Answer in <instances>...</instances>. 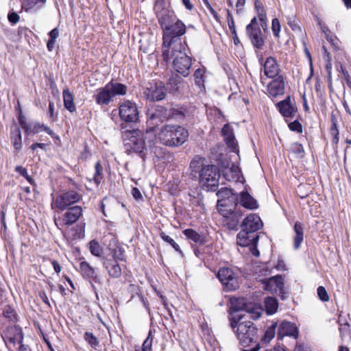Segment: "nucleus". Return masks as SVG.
Here are the masks:
<instances>
[{"label":"nucleus","instance_id":"nucleus-1","mask_svg":"<svg viewBox=\"0 0 351 351\" xmlns=\"http://www.w3.org/2000/svg\"><path fill=\"white\" fill-rule=\"evenodd\" d=\"M157 17L162 29V50L177 47L180 45H187L181 39V36L186 32V27L173 11L163 10L158 14Z\"/></svg>","mask_w":351,"mask_h":351},{"label":"nucleus","instance_id":"nucleus-2","mask_svg":"<svg viewBox=\"0 0 351 351\" xmlns=\"http://www.w3.org/2000/svg\"><path fill=\"white\" fill-rule=\"evenodd\" d=\"M191 176H228L230 173L232 176H239L241 173L240 167L232 164L230 167V162L228 159L221 158L218 166L208 164L206 159L199 155L195 156L190 162Z\"/></svg>","mask_w":351,"mask_h":351},{"label":"nucleus","instance_id":"nucleus-3","mask_svg":"<svg viewBox=\"0 0 351 351\" xmlns=\"http://www.w3.org/2000/svg\"><path fill=\"white\" fill-rule=\"evenodd\" d=\"M122 137L125 141V147L128 154L136 153L143 160L153 154L157 156V147H147L145 142V134L141 130H125L122 132Z\"/></svg>","mask_w":351,"mask_h":351},{"label":"nucleus","instance_id":"nucleus-4","mask_svg":"<svg viewBox=\"0 0 351 351\" xmlns=\"http://www.w3.org/2000/svg\"><path fill=\"white\" fill-rule=\"evenodd\" d=\"M187 45H177V47L162 50L163 60L168 62L172 60L173 70L184 77L190 74L192 58L186 53Z\"/></svg>","mask_w":351,"mask_h":351},{"label":"nucleus","instance_id":"nucleus-5","mask_svg":"<svg viewBox=\"0 0 351 351\" xmlns=\"http://www.w3.org/2000/svg\"><path fill=\"white\" fill-rule=\"evenodd\" d=\"M128 91L126 85L111 80L104 86L99 88L93 97L97 104L108 106L117 96H124Z\"/></svg>","mask_w":351,"mask_h":351},{"label":"nucleus","instance_id":"nucleus-6","mask_svg":"<svg viewBox=\"0 0 351 351\" xmlns=\"http://www.w3.org/2000/svg\"><path fill=\"white\" fill-rule=\"evenodd\" d=\"M188 136V131L180 125H166L159 133V139L161 143L169 147L182 145L186 141Z\"/></svg>","mask_w":351,"mask_h":351},{"label":"nucleus","instance_id":"nucleus-7","mask_svg":"<svg viewBox=\"0 0 351 351\" xmlns=\"http://www.w3.org/2000/svg\"><path fill=\"white\" fill-rule=\"evenodd\" d=\"M243 317L240 316L239 319L232 318L230 326L239 342L243 346H248L255 339L257 329L251 321H242Z\"/></svg>","mask_w":351,"mask_h":351},{"label":"nucleus","instance_id":"nucleus-8","mask_svg":"<svg viewBox=\"0 0 351 351\" xmlns=\"http://www.w3.org/2000/svg\"><path fill=\"white\" fill-rule=\"evenodd\" d=\"M119 115L125 123H136L139 121V111L135 102L126 100L119 106Z\"/></svg>","mask_w":351,"mask_h":351},{"label":"nucleus","instance_id":"nucleus-9","mask_svg":"<svg viewBox=\"0 0 351 351\" xmlns=\"http://www.w3.org/2000/svg\"><path fill=\"white\" fill-rule=\"evenodd\" d=\"M217 276L226 291H232L239 287L238 276L232 268H220Z\"/></svg>","mask_w":351,"mask_h":351},{"label":"nucleus","instance_id":"nucleus-10","mask_svg":"<svg viewBox=\"0 0 351 351\" xmlns=\"http://www.w3.org/2000/svg\"><path fill=\"white\" fill-rule=\"evenodd\" d=\"M82 207L78 206H72L65 212L62 218L59 217L58 219L55 217V223L58 228L70 226L78 221L82 215Z\"/></svg>","mask_w":351,"mask_h":351},{"label":"nucleus","instance_id":"nucleus-11","mask_svg":"<svg viewBox=\"0 0 351 351\" xmlns=\"http://www.w3.org/2000/svg\"><path fill=\"white\" fill-rule=\"evenodd\" d=\"M143 95L150 101H161L166 97V88L162 82H153L146 86Z\"/></svg>","mask_w":351,"mask_h":351},{"label":"nucleus","instance_id":"nucleus-12","mask_svg":"<svg viewBox=\"0 0 351 351\" xmlns=\"http://www.w3.org/2000/svg\"><path fill=\"white\" fill-rule=\"evenodd\" d=\"M246 33L253 46L257 49H261L264 45V40L256 17H254L246 26Z\"/></svg>","mask_w":351,"mask_h":351},{"label":"nucleus","instance_id":"nucleus-13","mask_svg":"<svg viewBox=\"0 0 351 351\" xmlns=\"http://www.w3.org/2000/svg\"><path fill=\"white\" fill-rule=\"evenodd\" d=\"M2 337L7 347L10 350L16 345H19V346L22 345L23 335L21 328L16 326H13L7 328Z\"/></svg>","mask_w":351,"mask_h":351},{"label":"nucleus","instance_id":"nucleus-14","mask_svg":"<svg viewBox=\"0 0 351 351\" xmlns=\"http://www.w3.org/2000/svg\"><path fill=\"white\" fill-rule=\"evenodd\" d=\"M80 198L81 196L77 192L70 191L58 196L54 201V204L56 208L63 210L70 205L77 202Z\"/></svg>","mask_w":351,"mask_h":351},{"label":"nucleus","instance_id":"nucleus-15","mask_svg":"<svg viewBox=\"0 0 351 351\" xmlns=\"http://www.w3.org/2000/svg\"><path fill=\"white\" fill-rule=\"evenodd\" d=\"M276 107L281 115L285 119L286 121H288L289 119H293L298 111L295 104L291 103L290 96L287 97L285 99L277 103Z\"/></svg>","mask_w":351,"mask_h":351},{"label":"nucleus","instance_id":"nucleus-16","mask_svg":"<svg viewBox=\"0 0 351 351\" xmlns=\"http://www.w3.org/2000/svg\"><path fill=\"white\" fill-rule=\"evenodd\" d=\"M178 112V111L175 109L168 110L163 106H158L154 109V111L149 110L147 114L149 120L162 122L165 120L172 118Z\"/></svg>","mask_w":351,"mask_h":351},{"label":"nucleus","instance_id":"nucleus-17","mask_svg":"<svg viewBox=\"0 0 351 351\" xmlns=\"http://www.w3.org/2000/svg\"><path fill=\"white\" fill-rule=\"evenodd\" d=\"M221 135L227 146L232 152H239L238 143L235 138L232 128L225 124L221 129Z\"/></svg>","mask_w":351,"mask_h":351},{"label":"nucleus","instance_id":"nucleus-18","mask_svg":"<svg viewBox=\"0 0 351 351\" xmlns=\"http://www.w3.org/2000/svg\"><path fill=\"white\" fill-rule=\"evenodd\" d=\"M263 226V223L260 217L256 214H250L244 219L241 228L244 230H247L252 233H256Z\"/></svg>","mask_w":351,"mask_h":351},{"label":"nucleus","instance_id":"nucleus-19","mask_svg":"<svg viewBox=\"0 0 351 351\" xmlns=\"http://www.w3.org/2000/svg\"><path fill=\"white\" fill-rule=\"evenodd\" d=\"M80 270L84 278L90 280L92 286L94 283L100 284L101 280L99 276L96 274L95 269L86 261H82L80 264Z\"/></svg>","mask_w":351,"mask_h":351},{"label":"nucleus","instance_id":"nucleus-20","mask_svg":"<svg viewBox=\"0 0 351 351\" xmlns=\"http://www.w3.org/2000/svg\"><path fill=\"white\" fill-rule=\"evenodd\" d=\"M267 92L270 97H276L285 92V82L282 75L274 79L267 86Z\"/></svg>","mask_w":351,"mask_h":351},{"label":"nucleus","instance_id":"nucleus-21","mask_svg":"<svg viewBox=\"0 0 351 351\" xmlns=\"http://www.w3.org/2000/svg\"><path fill=\"white\" fill-rule=\"evenodd\" d=\"M258 241V235L257 233H252L249 231L241 230L238 233L237 237V243L242 247L250 246L252 243H256Z\"/></svg>","mask_w":351,"mask_h":351},{"label":"nucleus","instance_id":"nucleus-22","mask_svg":"<svg viewBox=\"0 0 351 351\" xmlns=\"http://www.w3.org/2000/svg\"><path fill=\"white\" fill-rule=\"evenodd\" d=\"M228 213V215H221L223 217V225L230 230H234L237 228L243 215L237 210H230Z\"/></svg>","mask_w":351,"mask_h":351},{"label":"nucleus","instance_id":"nucleus-23","mask_svg":"<svg viewBox=\"0 0 351 351\" xmlns=\"http://www.w3.org/2000/svg\"><path fill=\"white\" fill-rule=\"evenodd\" d=\"M46 1L47 0H22L21 9L27 13L35 14L45 6Z\"/></svg>","mask_w":351,"mask_h":351},{"label":"nucleus","instance_id":"nucleus-24","mask_svg":"<svg viewBox=\"0 0 351 351\" xmlns=\"http://www.w3.org/2000/svg\"><path fill=\"white\" fill-rule=\"evenodd\" d=\"M280 72L279 65L276 59L271 56L268 57L264 63V73L269 78L278 76Z\"/></svg>","mask_w":351,"mask_h":351},{"label":"nucleus","instance_id":"nucleus-25","mask_svg":"<svg viewBox=\"0 0 351 351\" xmlns=\"http://www.w3.org/2000/svg\"><path fill=\"white\" fill-rule=\"evenodd\" d=\"M298 333L296 326L289 322H283L278 328V337L282 339L285 336L297 337Z\"/></svg>","mask_w":351,"mask_h":351},{"label":"nucleus","instance_id":"nucleus-26","mask_svg":"<svg viewBox=\"0 0 351 351\" xmlns=\"http://www.w3.org/2000/svg\"><path fill=\"white\" fill-rule=\"evenodd\" d=\"M237 197H230V199H218L217 200V210L221 215H228V211L233 210L237 204Z\"/></svg>","mask_w":351,"mask_h":351},{"label":"nucleus","instance_id":"nucleus-27","mask_svg":"<svg viewBox=\"0 0 351 351\" xmlns=\"http://www.w3.org/2000/svg\"><path fill=\"white\" fill-rule=\"evenodd\" d=\"M263 283L265 289L275 292L281 290L284 285L282 278L280 275L271 277L263 281Z\"/></svg>","mask_w":351,"mask_h":351},{"label":"nucleus","instance_id":"nucleus-28","mask_svg":"<svg viewBox=\"0 0 351 351\" xmlns=\"http://www.w3.org/2000/svg\"><path fill=\"white\" fill-rule=\"evenodd\" d=\"M239 203L249 210H254L258 207L257 201L247 191L241 192Z\"/></svg>","mask_w":351,"mask_h":351},{"label":"nucleus","instance_id":"nucleus-29","mask_svg":"<svg viewBox=\"0 0 351 351\" xmlns=\"http://www.w3.org/2000/svg\"><path fill=\"white\" fill-rule=\"evenodd\" d=\"M103 264L112 278H119L121 275V269L114 258L104 259Z\"/></svg>","mask_w":351,"mask_h":351},{"label":"nucleus","instance_id":"nucleus-30","mask_svg":"<svg viewBox=\"0 0 351 351\" xmlns=\"http://www.w3.org/2000/svg\"><path fill=\"white\" fill-rule=\"evenodd\" d=\"M199 183L206 191H216L219 186V179L216 177H198Z\"/></svg>","mask_w":351,"mask_h":351},{"label":"nucleus","instance_id":"nucleus-31","mask_svg":"<svg viewBox=\"0 0 351 351\" xmlns=\"http://www.w3.org/2000/svg\"><path fill=\"white\" fill-rule=\"evenodd\" d=\"M254 8L256 12L257 16L261 21V26L263 29L267 27V18L266 10L264 8L263 3L261 0L254 1Z\"/></svg>","mask_w":351,"mask_h":351},{"label":"nucleus","instance_id":"nucleus-32","mask_svg":"<svg viewBox=\"0 0 351 351\" xmlns=\"http://www.w3.org/2000/svg\"><path fill=\"white\" fill-rule=\"evenodd\" d=\"M43 131L47 132L52 138H54L56 136L55 132L50 128H49L44 123H40L39 122H34L30 123V130H29V135L31 134H38Z\"/></svg>","mask_w":351,"mask_h":351},{"label":"nucleus","instance_id":"nucleus-33","mask_svg":"<svg viewBox=\"0 0 351 351\" xmlns=\"http://www.w3.org/2000/svg\"><path fill=\"white\" fill-rule=\"evenodd\" d=\"M10 139L14 149L20 150L22 147V136L20 128L16 125L11 128Z\"/></svg>","mask_w":351,"mask_h":351},{"label":"nucleus","instance_id":"nucleus-34","mask_svg":"<svg viewBox=\"0 0 351 351\" xmlns=\"http://www.w3.org/2000/svg\"><path fill=\"white\" fill-rule=\"evenodd\" d=\"M62 96L64 108L70 112H75L76 107L74 104L73 95L69 89H64L62 92Z\"/></svg>","mask_w":351,"mask_h":351},{"label":"nucleus","instance_id":"nucleus-35","mask_svg":"<svg viewBox=\"0 0 351 351\" xmlns=\"http://www.w3.org/2000/svg\"><path fill=\"white\" fill-rule=\"evenodd\" d=\"M183 234L188 239L196 243L202 245L205 242L204 237L193 229H186L183 230Z\"/></svg>","mask_w":351,"mask_h":351},{"label":"nucleus","instance_id":"nucleus-36","mask_svg":"<svg viewBox=\"0 0 351 351\" xmlns=\"http://www.w3.org/2000/svg\"><path fill=\"white\" fill-rule=\"evenodd\" d=\"M294 231L295 232V236L294 237V247L298 249L300 247L304 238L303 227L300 222H295L294 225Z\"/></svg>","mask_w":351,"mask_h":351},{"label":"nucleus","instance_id":"nucleus-37","mask_svg":"<svg viewBox=\"0 0 351 351\" xmlns=\"http://www.w3.org/2000/svg\"><path fill=\"white\" fill-rule=\"evenodd\" d=\"M168 85L170 86L171 90L177 91L180 88H183L186 85V82L178 75H175L169 79Z\"/></svg>","mask_w":351,"mask_h":351},{"label":"nucleus","instance_id":"nucleus-38","mask_svg":"<svg viewBox=\"0 0 351 351\" xmlns=\"http://www.w3.org/2000/svg\"><path fill=\"white\" fill-rule=\"evenodd\" d=\"M226 11L227 13L226 17H227L228 27H229L232 34L233 35V39H234V44L237 45L238 43H239V38L237 34L233 16L228 9H227Z\"/></svg>","mask_w":351,"mask_h":351},{"label":"nucleus","instance_id":"nucleus-39","mask_svg":"<svg viewBox=\"0 0 351 351\" xmlns=\"http://www.w3.org/2000/svg\"><path fill=\"white\" fill-rule=\"evenodd\" d=\"M290 152L293 154L296 158H302L304 157L305 152L302 144L299 143H293L289 148Z\"/></svg>","mask_w":351,"mask_h":351},{"label":"nucleus","instance_id":"nucleus-40","mask_svg":"<svg viewBox=\"0 0 351 351\" xmlns=\"http://www.w3.org/2000/svg\"><path fill=\"white\" fill-rule=\"evenodd\" d=\"M204 74H205V69L204 68H199L195 70L194 73V79L195 82L197 86H198L199 88H204Z\"/></svg>","mask_w":351,"mask_h":351},{"label":"nucleus","instance_id":"nucleus-41","mask_svg":"<svg viewBox=\"0 0 351 351\" xmlns=\"http://www.w3.org/2000/svg\"><path fill=\"white\" fill-rule=\"evenodd\" d=\"M265 307L268 314L274 313L278 308V302L276 299L268 297L265 300Z\"/></svg>","mask_w":351,"mask_h":351},{"label":"nucleus","instance_id":"nucleus-42","mask_svg":"<svg viewBox=\"0 0 351 351\" xmlns=\"http://www.w3.org/2000/svg\"><path fill=\"white\" fill-rule=\"evenodd\" d=\"M84 339L92 348L97 350L99 347V342L92 332H86L84 335Z\"/></svg>","mask_w":351,"mask_h":351},{"label":"nucleus","instance_id":"nucleus-43","mask_svg":"<svg viewBox=\"0 0 351 351\" xmlns=\"http://www.w3.org/2000/svg\"><path fill=\"white\" fill-rule=\"evenodd\" d=\"M89 248L91 254L95 256H101L104 252L103 247L95 240L89 243Z\"/></svg>","mask_w":351,"mask_h":351},{"label":"nucleus","instance_id":"nucleus-44","mask_svg":"<svg viewBox=\"0 0 351 351\" xmlns=\"http://www.w3.org/2000/svg\"><path fill=\"white\" fill-rule=\"evenodd\" d=\"M276 327L277 323L274 322L267 328L263 337V341L268 343L274 337Z\"/></svg>","mask_w":351,"mask_h":351},{"label":"nucleus","instance_id":"nucleus-45","mask_svg":"<svg viewBox=\"0 0 351 351\" xmlns=\"http://www.w3.org/2000/svg\"><path fill=\"white\" fill-rule=\"evenodd\" d=\"M217 195L218 197V199H230V197H237L235 194L233 193L232 189L223 187L221 188L217 193Z\"/></svg>","mask_w":351,"mask_h":351},{"label":"nucleus","instance_id":"nucleus-46","mask_svg":"<svg viewBox=\"0 0 351 351\" xmlns=\"http://www.w3.org/2000/svg\"><path fill=\"white\" fill-rule=\"evenodd\" d=\"M160 236L162 239L163 241L169 243L174 248V250L176 251L182 252L179 245L169 236L167 235L164 232H160Z\"/></svg>","mask_w":351,"mask_h":351},{"label":"nucleus","instance_id":"nucleus-47","mask_svg":"<svg viewBox=\"0 0 351 351\" xmlns=\"http://www.w3.org/2000/svg\"><path fill=\"white\" fill-rule=\"evenodd\" d=\"M350 324L341 326L339 327V332L341 338L344 340L346 339H351V331Z\"/></svg>","mask_w":351,"mask_h":351},{"label":"nucleus","instance_id":"nucleus-48","mask_svg":"<svg viewBox=\"0 0 351 351\" xmlns=\"http://www.w3.org/2000/svg\"><path fill=\"white\" fill-rule=\"evenodd\" d=\"M18 120L19 125L25 131V134L27 135H29V130H30V123L26 122L25 117L22 114L21 112H20Z\"/></svg>","mask_w":351,"mask_h":351},{"label":"nucleus","instance_id":"nucleus-49","mask_svg":"<svg viewBox=\"0 0 351 351\" xmlns=\"http://www.w3.org/2000/svg\"><path fill=\"white\" fill-rule=\"evenodd\" d=\"M287 23L289 26L291 28L293 31L295 32H302V28L299 25L297 20L295 18L288 17L287 18Z\"/></svg>","mask_w":351,"mask_h":351},{"label":"nucleus","instance_id":"nucleus-50","mask_svg":"<svg viewBox=\"0 0 351 351\" xmlns=\"http://www.w3.org/2000/svg\"><path fill=\"white\" fill-rule=\"evenodd\" d=\"M271 29L275 37H279V34L281 30L280 21L277 18L273 19L271 23Z\"/></svg>","mask_w":351,"mask_h":351},{"label":"nucleus","instance_id":"nucleus-51","mask_svg":"<svg viewBox=\"0 0 351 351\" xmlns=\"http://www.w3.org/2000/svg\"><path fill=\"white\" fill-rule=\"evenodd\" d=\"M289 128L290 130L293 132H296L297 133L302 132V124L297 120H295L292 122H290L288 124Z\"/></svg>","mask_w":351,"mask_h":351},{"label":"nucleus","instance_id":"nucleus-52","mask_svg":"<svg viewBox=\"0 0 351 351\" xmlns=\"http://www.w3.org/2000/svg\"><path fill=\"white\" fill-rule=\"evenodd\" d=\"M152 340L151 332H149L148 337L143 343L141 351H152Z\"/></svg>","mask_w":351,"mask_h":351},{"label":"nucleus","instance_id":"nucleus-53","mask_svg":"<svg viewBox=\"0 0 351 351\" xmlns=\"http://www.w3.org/2000/svg\"><path fill=\"white\" fill-rule=\"evenodd\" d=\"M317 295L319 299L323 302H327L329 300L327 291L324 287L320 286L317 288Z\"/></svg>","mask_w":351,"mask_h":351},{"label":"nucleus","instance_id":"nucleus-54","mask_svg":"<svg viewBox=\"0 0 351 351\" xmlns=\"http://www.w3.org/2000/svg\"><path fill=\"white\" fill-rule=\"evenodd\" d=\"M326 40L331 44L335 50L339 49V40L332 35H327Z\"/></svg>","mask_w":351,"mask_h":351},{"label":"nucleus","instance_id":"nucleus-55","mask_svg":"<svg viewBox=\"0 0 351 351\" xmlns=\"http://www.w3.org/2000/svg\"><path fill=\"white\" fill-rule=\"evenodd\" d=\"M8 19L12 25H15L19 22L20 17L16 12L10 11L8 14Z\"/></svg>","mask_w":351,"mask_h":351},{"label":"nucleus","instance_id":"nucleus-56","mask_svg":"<svg viewBox=\"0 0 351 351\" xmlns=\"http://www.w3.org/2000/svg\"><path fill=\"white\" fill-rule=\"evenodd\" d=\"M48 115L49 118L53 121L57 119V114L55 113L54 104L52 101H49V104Z\"/></svg>","mask_w":351,"mask_h":351},{"label":"nucleus","instance_id":"nucleus-57","mask_svg":"<svg viewBox=\"0 0 351 351\" xmlns=\"http://www.w3.org/2000/svg\"><path fill=\"white\" fill-rule=\"evenodd\" d=\"M331 122H332V125H331V128H330L331 134H339V130H338L337 125V120L334 115H332V117H331Z\"/></svg>","mask_w":351,"mask_h":351},{"label":"nucleus","instance_id":"nucleus-58","mask_svg":"<svg viewBox=\"0 0 351 351\" xmlns=\"http://www.w3.org/2000/svg\"><path fill=\"white\" fill-rule=\"evenodd\" d=\"M317 24L319 26L322 32L325 34L326 38H327V35H330L329 34L330 31L328 27L325 24L322 23V21L319 19H317Z\"/></svg>","mask_w":351,"mask_h":351},{"label":"nucleus","instance_id":"nucleus-59","mask_svg":"<svg viewBox=\"0 0 351 351\" xmlns=\"http://www.w3.org/2000/svg\"><path fill=\"white\" fill-rule=\"evenodd\" d=\"M3 314H4V316L7 318H8L9 319H10L11 321H13L15 315H14V312L13 311V309H12L11 308H7L4 312H3Z\"/></svg>","mask_w":351,"mask_h":351},{"label":"nucleus","instance_id":"nucleus-60","mask_svg":"<svg viewBox=\"0 0 351 351\" xmlns=\"http://www.w3.org/2000/svg\"><path fill=\"white\" fill-rule=\"evenodd\" d=\"M49 40H56V38L59 36V29L58 27L53 29L49 33Z\"/></svg>","mask_w":351,"mask_h":351},{"label":"nucleus","instance_id":"nucleus-61","mask_svg":"<svg viewBox=\"0 0 351 351\" xmlns=\"http://www.w3.org/2000/svg\"><path fill=\"white\" fill-rule=\"evenodd\" d=\"M245 3V0H237L236 3L237 13L240 14L242 12L243 7Z\"/></svg>","mask_w":351,"mask_h":351},{"label":"nucleus","instance_id":"nucleus-62","mask_svg":"<svg viewBox=\"0 0 351 351\" xmlns=\"http://www.w3.org/2000/svg\"><path fill=\"white\" fill-rule=\"evenodd\" d=\"M132 195L136 199H141L142 198V195L139 191V189L136 187H134L132 190Z\"/></svg>","mask_w":351,"mask_h":351},{"label":"nucleus","instance_id":"nucleus-63","mask_svg":"<svg viewBox=\"0 0 351 351\" xmlns=\"http://www.w3.org/2000/svg\"><path fill=\"white\" fill-rule=\"evenodd\" d=\"M46 146L47 145L45 143H35L30 146V149H32L33 151H35L37 148H41L45 149Z\"/></svg>","mask_w":351,"mask_h":351},{"label":"nucleus","instance_id":"nucleus-64","mask_svg":"<svg viewBox=\"0 0 351 351\" xmlns=\"http://www.w3.org/2000/svg\"><path fill=\"white\" fill-rule=\"evenodd\" d=\"M182 4L184 5L185 8L188 10H192L194 8L193 3L190 0H181Z\"/></svg>","mask_w":351,"mask_h":351}]
</instances>
